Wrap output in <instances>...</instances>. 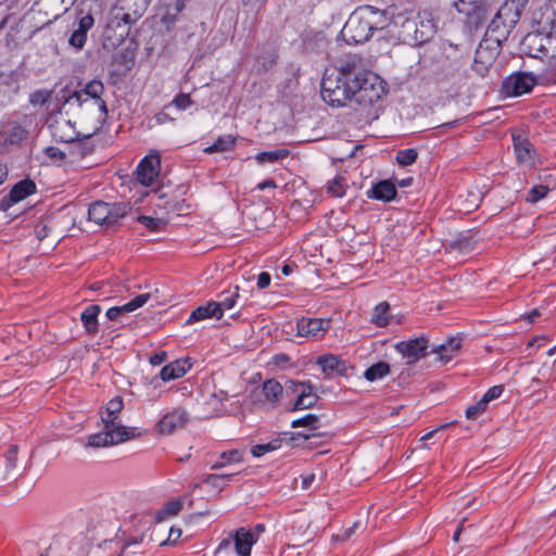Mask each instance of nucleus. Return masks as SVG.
<instances>
[{
	"mask_svg": "<svg viewBox=\"0 0 556 556\" xmlns=\"http://www.w3.org/2000/svg\"><path fill=\"white\" fill-rule=\"evenodd\" d=\"M149 0H116L110 12L103 36L111 46L121 45L130 34V28L146 13Z\"/></svg>",
	"mask_w": 556,
	"mask_h": 556,
	"instance_id": "obj_1",
	"label": "nucleus"
},
{
	"mask_svg": "<svg viewBox=\"0 0 556 556\" xmlns=\"http://www.w3.org/2000/svg\"><path fill=\"white\" fill-rule=\"evenodd\" d=\"M352 75L354 64L346 63L332 73L326 72L320 84L323 100L333 108L353 103Z\"/></svg>",
	"mask_w": 556,
	"mask_h": 556,
	"instance_id": "obj_2",
	"label": "nucleus"
},
{
	"mask_svg": "<svg viewBox=\"0 0 556 556\" xmlns=\"http://www.w3.org/2000/svg\"><path fill=\"white\" fill-rule=\"evenodd\" d=\"M353 103L361 108H368L376 103L386 93L381 78L370 71L356 72L352 75Z\"/></svg>",
	"mask_w": 556,
	"mask_h": 556,
	"instance_id": "obj_3",
	"label": "nucleus"
},
{
	"mask_svg": "<svg viewBox=\"0 0 556 556\" xmlns=\"http://www.w3.org/2000/svg\"><path fill=\"white\" fill-rule=\"evenodd\" d=\"M131 210L128 202L96 201L89 205L88 218L98 225L113 226Z\"/></svg>",
	"mask_w": 556,
	"mask_h": 556,
	"instance_id": "obj_4",
	"label": "nucleus"
},
{
	"mask_svg": "<svg viewBox=\"0 0 556 556\" xmlns=\"http://www.w3.org/2000/svg\"><path fill=\"white\" fill-rule=\"evenodd\" d=\"M103 92L104 86L102 81L93 79L87 83L83 89L75 90L68 96H63V104L75 101L78 106H81L90 98L93 100V104L97 106L100 113L99 119H104L108 115V108L105 101L102 99Z\"/></svg>",
	"mask_w": 556,
	"mask_h": 556,
	"instance_id": "obj_5",
	"label": "nucleus"
},
{
	"mask_svg": "<svg viewBox=\"0 0 556 556\" xmlns=\"http://www.w3.org/2000/svg\"><path fill=\"white\" fill-rule=\"evenodd\" d=\"M514 8L513 4L503 3L488 26L486 31L491 35H495L497 43L508 37L520 20L517 10Z\"/></svg>",
	"mask_w": 556,
	"mask_h": 556,
	"instance_id": "obj_6",
	"label": "nucleus"
},
{
	"mask_svg": "<svg viewBox=\"0 0 556 556\" xmlns=\"http://www.w3.org/2000/svg\"><path fill=\"white\" fill-rule=\"evenodd\" d=\"M341 33L349 45L364 43L371 38L372 31L361 8L351 14Z\"/></svg>",
	"mask_w": 556,
	"mask_h": 556,
	"instance_id": "obj_7",
	"label": "nucleus"
},
{
	"mask_svg": "<svg viewBox=\"0 0 556 556\" xmlns=\"http://www.w3.org/2000/svg\"><path fill=\"white\" fill-rule=\"evenodd\" d=\"M136 429L106 428L103 431L89 435L88 445L92 447H105L118 444L136 437Z\"/></svg>",
	"mask_w": 556,
	"mask_h": 556,
	"instance_id": "obj_8",
	"label": "nucleus"
},
{
	"mask_svg": "<svg viewBox=\"0 0 556 556\" xmlns=\"http://www.w3.org/2000/svg\"><path fill=\"white\" fill-rule=\"evenodd\" d=\"M536 85V78L526 72H517L506 77L502 83V92L506 97H519L529 93Z\"/></svg>",
	"mask_w": 556,
	"mask_h": 556,
	"instance_id": "obj_9",
	"label": "nucleus"
},
{
	"mask_svg": "<svg viewBox=\"0 0 556 556\" xmlns=\"http://www.w3.org/2000/svg\"><path fill=\"white\" fill-rule=\"evenodd\" d=\"M287 388L293 393H298V397L293 404L292 410L312 408L318 401V395L314 392V386L309 381L289 380Z\"/></svg>",
	"mask_w": 556,
	"mask_h": 556,
	"instance_id": "obj_10",
	"label": "nucleus"
},
{
	"mask_svg": "<svg viewBox=\"0 0 556 556\" xmlns=\"http://www.w3.org/2000/svg\"><path fill=\"white\" fill-rule=\"evenodd\" d=\"M454 7L459 13L472 18L476 24L483 23L491 11L488 0H456Z\"/></svg>",
	"mask_w": 556,
	"mask_h": 556,
	"instance_id": "obj_11",
	"label": "nucleus"
},
{
	"mask_svg": "<svg viewBox=\"0 0 556 556\" xmlns=\"http://www.w3.org/2000/svg\"><path fill=\"white\" fill-rule=\"evenodd\" d=\"M428 340L425 337L401 341L395 344V350L407 359V364H415L427 355Z\"/></svg>",
	"mask_w": 556,
	"mask_h": 556,
	"instance_id": "obj_12",
	"label": "nucleus"
},
{
	"mask_svg": "<svg viewBox=\"0 0 556 556\" xmlns=\"http://www.w3.org/2000/svg\"><path fill=\"white\" fill-rule=\"evenodd\" d=\"M47 125L50 129L51 136L56 142H74L79 136L75 129V125L68 119L50 116L47 119Z\"/></svg>",
	"mask_w": 556,
	"mask_h": 556,
	"instance_id": "obj_13",
	"label": "nucleus"
},
{
	"mask_svg": "<svg viewBox=\"0 0 556 556\" xmlns=\"http://www.w3.org/2000/svg\"><path fill=\"white\" fill-rule=\"evenodd\" d=\"M331 320L328 318L302 317L296 321V333L300 337L319 339L330 329Z\"/></svg>",
	"mask_w": 556,
	"mask_h": 556,
	"instance_id": "obj_14",
	"label": "nucleus"
},
{
	"mask_svg": "<svg viewBox=\"0 0 556 556\" xmlns=\"http://www.w3.org/2000/svg\"><path fill=\"white\" fill-rule=\"evenodd\" d=\"M160 166L161 160L157 154L146 156L137 167V180L143 186H151L159 176Z\"/></svg>",
	"mask_w": 556,
	"mask_h": 556,
	"instance_id": "obj_15",
	"label": "nucleus"
},
{
	"mask_svg": "<svg viewBox=\"0 0 556 556\" xmlns=\"http://www.w3.org/2000/svg\"><path fill=\"white\" fill-rule=\"evenodd\" d=\"M188 421V414L185 409L175 408L172 412L165 414L157 422V431L161 434H172L176 430L181 429Z\"/></svg>",
	"mask_w": 556,
	"mask_h": 556,
	"instance_id": "obj_16",
	"label": "nucleus"
},
{
	"mask_svg": "<svg viewBox=\"0 0 556 556\" xmlns=\"http://www.w3.org/2000/svg\"><path fill=\"white\" fill-rule=\"evenodd\" d=\"M77 21V28L73 30L68 43L76 49H83L87 40V34L92 28L94 20L90 12L84 13L80 10Z\"/></svg>",
	"mask_w": 556,
	"mask_h": 556,
	"instance_id": "obj_17",
	"label": "nucleus"
},
{
	"mask_svg": "<svg viewBox=\"0 0 556 556\" xmlns=\"http://www.w3.org/2000/svg\"><path fill=\"white\" fill-rule=\"evenodd\" d=\"M28 131L16 122L0 124V146L9 147L21 143L26 139Z\"/></svg>",
	"mask_w": 556,
	"mask_h": 556,
	"instance_id": "obj_18",
	"label": "nucleus"
},
{
	"mask_svg": "<svg viewBox=\"0 0 556 556\" xmlns=\"http://www.w3.org/2000/svg\"><path fill=\"white\" fill-rule=\"evenodd\" d=\"M317 364L327 376L339 375L346 377L349 375L350 366L339 356L332 354L321 355L317 358Z\"/></svg>",
	"mask_w": 556,
	"mask_h": 556,
	"instance_id": "obj_19",
	"label": "nucleus"
},
{
	"mask_svg": "<svg viewBox=\"0 0 556 556\" xmlns=\"http://www.w3.org/2000/svg\"><path fill=\"white\" fill-rule=\"evenodd\" d=\"M370 30H382L391 24V16L387 10H379L371 5L361 7Z\"/></svg>",
	"mask_w": 556,
	"mask_h": 556,
	"instance_id": "obj_20",
	"label": "nucleus"
},
{
	"mask_svg": "<svg viewBox=\"0 0 556 556\" xmlns=\"http://www.w3.org/2000/svg\"><path fill=\"white\" fill-rule=\"evenodd\" d=\"M124 407L122 396H115L106 404L105 412L101 414V420L106 428L127 429L118 420L119 414Z\"/></svg>",
	"mask_w": 556,
	"mask_h": 556,
	"instance_id": "obj_21",
	"label": "nucleus"
},
{
	"mask_svg": "<svg viewBox=\"0 0 556 556\" xmlns=\"http://www.w3.org/2000/svg\"><path fill=\"white\" fill-rule=\"evenodd\" d=\"M233 542L239 556H250L252 546L257 542V535L251 530L239 528L233 535Z\"/></svg>",
	"mask_w": 556,
	"mask_h": 556,
	"instance_id": "obj_22",
	"label": "nucleus"
},
{
	"mask_svg": "<svg viewBox=\"0 0 556 556\" xmlns=\"http://www.w3.org/2000/svg\"><path fill=\"white\" fill-rule=\"evenodd\" d=\"M36 192V184L30 179H24L18 181L13 186L9 193V199L5 198L2 200L4 206H9L11 204L17 203L28 195Z\"/></svg>",
	"mask_w": 556,
	"mask_h": 556,
	"instance_id": "obj_23",
	"label": "nucleus"
},
{
	"mask_svg": "<svg viewBox=\"0 0 556 556\" xmlns=\"http://www.w3.org/2000/svg\"><path fill=\"white\" fill-rule=\"evenodd\" d=\"M462 349V338L453 337L450 338L446 342L438 345L433 349V353L438 355V359L446 364L452 361Z\"/></svg>",
	"mask_w": 556,
	"mask_h": 556,
	"instance_id": "obj_24",
	"label": "nucleus"
},
{
	"mask_svg": "<svg viewBox=\"0 0 556 556\" xmlns=\"http://www.w3.org/2000/svg\"><path fill=\"white\" fill-rule=\"evenodd\" d=\"M207 318L222 319V312L214 301L207 302L205 305L198 306L188 317L186 324L191 325Z\"/></svg>",
	"mask_w": 556,
	"mask_h": 556,
	"instance_id": "obj_25",
	"label": "nucleus"
},
{
	"mask_svg": "<svg viewBox=\"0 0 556 556\" xmlns=\"http://www.w3.org/2000/svg\"><path fill=\"white\" fill-rule=\"evenodd\" d=\"M369 199L389 202L396 195L395 185L390 180H381L375 184L367 192Z\"/></svg>",
	"mask_w": 556,
	"mask_h": 556,
	"instance_id": "obj_26",
	"label": "nucleus"
},
{
	"mask_svg": "<svg viewBox=\"0 0 556 556\" xmlns=\"http://www.w3.org/2000/svg\"><path fill=\"white\" fill-rule=\"evenodd\" d=\"M282 393V386L275 379H268L263 382L260 391V395L264 396V400H257V402L275 406L281 399Z\"/></svg>",
	"mask_w": 556,
	"mask_h": 556,
	"instance_id": "obj_27",
	"label": "nucleus"
},
{
	"mask_svg": "<svg viewBox=\"0 0 556 556\" xmlns=\"http://www.w3.org/2000/svg\"><path fill=\"white\" fill-rule=\"evenodd\" d=\"M418 24L417 43L422 45L429 41L435 34V23L430 13L424 12L422 14L416 15Z\"/></svg>",
	"mask_w": 556,
	"mask_h": 556,
	"instance_id": "obj_28",
	"label": "nucleus"
},
{
	"mask_svg": "<svg viewBox=\"0 0 556 556\" xmlns=\"http://www.w3.org/2000/svg\"><path fill=\"white\" fill-rule=\"evenodd\" d=\"M101 312V307L97 304L87 306L81 315L80 319L87 333L93 336L99 330L98 316Z\"/></svg>",
	"mask_w": 556,
	"mask_h": 556,
	"instance_id": "obj_29",
	"label": "nucleus"
},
{
	"mask_svg": "<svg viewBox=\"0 0 556 556\" xmlns=\"http://www.w3.org/2000/svg\"><path fill=\"white\" fill-rule=\"evenodd\" d=\"M240 289L238 286H235L232 288H229L228 290H225L217 294V300L214 301L215 304L218 305L222 317L224 316V312L231 309L236 306L240 299Z\"/></svg>",
	"mask_w": 556,
	"mask_h": 556,
	"instance_id": "obj_30",
	"label": "nucleus"
},
{
	"mask_svg": "<svg viewBox=\"0 0 556 556\" xmlns=\"http://www.w3.org/2000/svg\"><path fill=\"white\" fill-rule=\"evenodd\" d=\"M89 138L90 135L85 136L84 139L78 136L74 142H68V155L72 156V161L83 159L93 152L94 147L89 142Z\"/></svg>",
	"mask_w": 556,
	"mask_h": 556,
	"instance_id": "obj_31",
	"label": "nucleus"
},
{
	"mask_svg": "<svg viewBox=\"0 0 556 556\" xmlns=\"http://www.w3.org/2000/svg\"><path fill=\"white\" fill-rule=\"evenodd\" d=\"M189 367L190 365L186 367V362L175 361L165 365L161 369L160 377L163 381H170L182 377L187 372Z\"/></svg>",
	"mask_w": 556,
	"mask_h": 556,
	"instance_id": "obj_32",
	"label": "nucleus"
},
{
	"mask_svg": "<svg viewBox=\"0 0 556 556\" xmlns=\"http://www.w3.org/2000/svg\"><path fill=\"white\" fill-rule=\"evenodd\" d=\"M391 318L390 304L386 301L375 306L370 321L377 327H386Z\"/></svg>",
	"mask_w": 556,
	"mask_h": 556,
	"instance_id": "obj_33",
	"label": "nucleus"
},
{
	"mask_svg": "<svg viewBox=\"0 0 556 556\" xmlns=\"http://www.w3.org/2000/svg\"><path fill=\"white\" fill-rule=\"evenodd\" d=\"M157 292H159V290L155 289L153 292H147L143 294H139V295L135 296L131 301H129L128 303H126L122 306H117L118 309L121 311V315L136 311L137 308L143 306L152 298L157 299V296H156Z\"/></svg>",
	"mask_w": 556,
	"mask_h": 556,
	"instance_id": "obj_34",
	"label": "nucleus"
},
{
	"mask_svg": "<svg viewBox=\"0 0 556 556\" xmlns=\"http://www.w3.org/2000/svg\"><path fill=\"white\" fill-rule=\"evenodd\" d=\"M182 501L180 498L172 500L167 502L160 510L155 514L156 522H163L168 517L178 515L182 509Z\"/></svg>",
	"mask_w": 556,
	"mask_h": 556,
	"instance_id": "obj_35",
	"label": "nucleus"
},
{
	"mask_svg": "<svg viewBox=\"0 0 556 556\" xmlns=\"http://www.w3.org/2000/svg\"><path fill=\"white\" fill-rule=\"evenodd\" d=\"M389 374L390 365L386 362H378L365 370L364 377L367 381L374 382L379 379H382Z\"/></svg>",
	"mask_w": 556,
	"mask_h": 556,
	"instance_id": "obj_36",
	"label": "nucleus"
},
{
	"mask_svg": "<svg viewBox=\"0 0 556 556\" xmlns=\"http://www.w3.org/2000/svg\"><path fill=\"white\" fill-rule=\"evenodd\" d=\"M417 33L418 24L416 16H414L412 20H409V22L406 25H404L402 29L399 30V37L405 42L418 46Z\"/></svg>",
	"mask_w": 556,
	"mask_h": 556,
	"instance_id": "obj_37",
	"label": "nucleus"
},
{
	"mask_svg": "<svg viewBox=\"0 0 556 556\" xmlns=\"http://www.w3.org/2000/svg\"><path fill=\"white\" fill-rule=\"evenodd\" d=\"M514 148L518 162L531 160L532 144L527 139L514 137Z\"/></svg>",
	"mask_w": 556,
	"mask_h": 556,
	"instance_id": "obj_38",
	"label": "nucleus"
},
{
	"mask_svg": "<svg viewBox=\"0 0 556 556\" xmlns=\"http://www.w3.org/2000/svg\"><path fill=\"white\" fill-rule=\"evenodd\" d=\"M236 139L232 136L218 137L215 142L205 148V153L226 152L233 149Z\"/></svg>",
	"mask_w": 556,
	"mask_h": 556,
	"instance_id": "obj_39",
	"label": "nucleus"
},
{
	"mask_svg": "<svg viewBox=\"0 0 556 556\" xmlns=\"http://www.w3.org/2000/svg\"><path fill=\"white\" fill-rule=\"evenodd\" d=\"M289 155V151L287 149H277L274 151L261 152L255 156V160L258 164L265 163H276L282 161Z\"/></svg>",
	"mask_w": 556,
	"mask_h": 556,
	"instance_id": "obj_40",
	"label": "nucleus"
},
{
	"mask_svg": "<svg viewBox=\"0 0 556 556\" xmlns=\"http://www.w3.org/2000/svg\"><path fill=\"white\" fill-rule=\"evenodd\" d=\"M456 67L451 62H444L440 66V71L435 73L438 83H453L456 76Z\"/></svg>",
	"mask_w": 556,
	"mask_h": 556,
	"instance_id": "obj_41",
	"label": "nucleus"
},
{
	"mask_svg": "<svg viewBox=\"0 0 556 556\" xmlns=\"http://www.w3.org/2000/svg\"><path fill=\"white\" fill-rule=\"evenodd\" d=\"M345 178L337 176L327 184V191L332 197L341 198L345 194Z\"/></svg>",
	"mask_w": 556,
	"mask_h": 556,
	"instance_id": "obj_42",
	"label": "nucleus"
},
{
	"mask_svg": "<svg viewBox=\"0 0 556 556\" xmlns=\"http://www.w3.org/2000/svg\"><path fill=\"white\" fill-rule=\"evenodd\" d=\"M318 422L319 418L317 415L314 414H307L306 416L295 419L292 421L291 427L292 428H299V427H306L311 431L318 429Z\"/></svg>",
	"mask_w": 556,
	"mask_h": 556,
	"instance_id": "obj_43",
	"label": "nucleus"
},
{
	"mask_svg": "<svg viewBox=\"0 0 556 556\" xmlns=\"http://www.w3.org/2000/svg\"><path fill=\"white\" fill-rule=\"evenodd\" d=\"M281 445V440L280 439H275L266 444H257V445H254L252 448H251V454L254 456V457H261L263 455H265L266 453L268 452H271V451H275V450H278Z\"/></svg>",
	"mask_w": 556,
	"mask_h": 556,
	"instance_id": "obj_44",
	"label": "nucleus"
},
{
	"mask_svg": "<svg viewBox=\"0 0 556 556\" xmlns=\"http://www.w3.org/2000/svg\"><path fill=\"white\" fill-rule=\"evenodd\" d=\"M489 403L482 396L476 404L470 405L466 409V417L467 419L475 420L479 416H481L488 408Z\"/></svg>",
	"mask_w": 556,
	"mask_h": 556,
	"instance_id": "obj_45",
	"label": "nucleus"
},
{
	"mask_svg": "<svg viewBox=\"0 0 556 556\" xmlns=\"http://www.w3.org/2000/svg\"><path fill=\"white\" fill-rule=\"evenodd\" d=\"M418 153L415 149H404L396 153V162L402 166H408L416 162Z\"/></svg>",
	"mask_w": 556,
	"mask_h": 556,
	"instance_id": "obj_46",
	"label": "nucleus"
},
{
	"mask_svg": "<svg viewBox=\"0 0 556 556\" xmlns=\"http://www.w3.org/2000/svg\"><path fill=\"white\" fill-rule=\"evenodd\" d=\"M496 49H493L495 51ZM475 59L479 60L480 63H483L488 66H491L494 62L495 55L488 47H484L483 43H480L476 50Z\"/></svg>",
	"mask_w": 556,
	"mask_h": 556,
	"instance_id": "obj_47",
	"label": "nucleus"
},
{
	"mask_svg": "<svg viewBox=\"0 0 556 556\" xmlns=\"http://www.w3.org/2000/svg\"><path fill=\"white\" fill-rule=\"evenodd\" d=\"M138 222L151 231H160L165 226V222L161 218H154L146 215H140L138 217Z\"/></svg>",
	"mask_w": 556,
	"mask_h": 556,
	"instance_id": "obj_48",
	"label": "nucleus"
},
{
	"mask_svg": "<svg viewBox=\"0 0 556 556\" xmlns=\"http://www.w3.org/2000/svg\"><path fill=\"white\" fill-rule=\"evenodd\" d=\"M548 193V188L543 185L534 186L531 188L527 195V201L531 203H535L541 199L545 198Z\"/></svg>",
	"mask_w": 556,
	"mask_h": 556,
	"instance_id": "obj_49",
	"label": "nucleus"
},
{
	"mask_svg": "<svg viewBox=\"0 0 556 556\" xmlns=\"http://www.w3.org/2000/svg\"><path fill=\"white\" fill-rule=\"evenodd\" d=\"M219 458L226 465L241 463L243 460V453L239 450L225 451L219 454Z\"/></svg>",
	"mask_w": 556,
	"mask_h": 556,
	"instance_id": "obj_50",
	"label": "nucleus"
},
{
	"mask_svg": "<svg viewBox=\"0 0 556 556\" xmlns=\"http://www.w3.org/2000/svg\"><path fill=\"white\" fill-rule=\"evenodd\" d=\"M177 110L185 111L193 104L190 94L188 93H178L170 103Z\"/></svg>",
	"mask_w": 556,
	"mask_h": 556,
	"instance_id": "obj_51",
	"label": "nucleus"
},
{
	"mask_svg": "<svg viewBox=\"0 0 556 556\" xmlns=\"http://www.w3.org/2000/svg\"><path fill=\"white\" fill-rule=\"evenodd\" d=\"M45 155L53 162L61 163L63 162L68 152L62 151L56 147H48L43 150Z\"/></svg>",
	"mask_w": 556,
	"mask_h": 556,
	"instance_id": "obj_52",
	"label": "nucleus"
},
{
	"mask_svg": "<svg viewBox=\"0 0 556 556\" xmlns=\"http://www.w3.org/2000/svg\"><path fill=\"white\" fill-rule=\"evenodd\" d=\"M51 97V91L46 89L37 90L33 92L29 97V102L33 105H43Z\"/></svg>",
	"mask_w": 556,
	"mask_h": 556,
	"instance_id": "obj_53",
	"label": "nucleus"
},
{
	"mask_svg": "<svg viewBox=\"0 0 556 556\" xmlns=\"http://www.w3.org/2000/svg\"><path fill=\"white\" fill-rule=\"evenodd\" d=\"M414 16L415 15H413V13H410V14L399 13L396 15H392L391 23L395 27H399L400 29H402L404 27V25H406L409 22V20H412Z\"/></svg>",
	"mask_w": 556,
	"mask_h": 556,
	"instance_id": "obj_54",
	"label": "nucleus"
},
{
	"mask_svg": "<svg viewBox=\"0 0 556 556\" xmlns=\"http://www.w3.org/2000/svg\"><path fill=\"white\" fill-rule=\"evenodd\" d=\"M504 392V387L502 384L493 386L490 388L483 395L488 403L493 400L498 399Z\"/></svg>",
	"mask_w": 556,
	"mask_h": 556,
	"instance_id": "obj_55",
	"label": "nucleus"
},
{
	"mask_svg": "<svg viewBox=\"0 0 556 556\" xmlns=\"http://www.w3.org/2000/svg\"><path fill=\"white\" fill-rule=\"evenodd\" d=\"M17 453H18L17 445H10L9 450L5 453V459H7L8 466L10 468L16 467Z\"/></svg>",
	"mask_w": 556,
	"mask_h": 556,
	"instance_id": "obj_56",
	"label": "nucleus"
},
{
	"mask_svg": "<svg viewBox=\"0 0 556 556\" xmlns=\"http://www.w3.org/2000/svg\"><path fill=\"white\" fill-rule=\"evenodd\" d=\"M9 87V78L0 76V105H3L7 100H10L7 88Z\"/></svg>",
	"mask_w": 556,
	"mask_h": 556,
	"instance_id": "obj_57",
	"label": "nucleus"
},
{
	"mask_svg": "<svg viewBox=\"0 0 556 556\" xmlns=\"http://www.w3.org/2000/svg\"><path fill=\"white\" fill-rule=\"evenodd\" d=\"M271 277L268 273L262 271L257 277V287L260 289H265L270 285Z\"/></svg>",
	"mask_w": 556,
	"mask_h": 556,
	"instance_id": "obj_58",
	"label": "nucleus"
},
{
	"mask_svg": "<svg viewBox=\"0 0 556 556\" xmlns=\"http://www.w3.org/2000/svg\"><path fill=\"white\" fill-rule=\"evenodd\" d=\"M490 66L480 63L479 60L475 59L472 64V70L479 74L481 77H484L489 72Z\"/></svg>",
	"mask_w": 556,
	"mask_h": 556,
	"instance_id": "obj_59",
	"label": "nucleus"
},
{
	"mask_svg": "<svg viewBox=\"0 0 556 556\" xmlns=\"http://www.w3.org/2000/svg\"><path fill=\"white\" fill-rule=\"evenodd\" d=\"M529 0H506L505 4H513L515 10H517L518 15L521 17V14L527 5Z\"/></svg>",
	"mask_w": 556,
	"mask_h": 556,
	"instance_id": "obj_60",
	"label": "nucleus"
},
{
	"mask_svg": "<svg viewBox=\"0 0 556 556\" xmlns=\"http://www.w3.org/2000/svg\"><path fill=\"white\" fill-rule=\"evenodd\" d=\"M153 121L155 122L156 125H162L167 122H173L174 118H172L167 113L162 111V112L156 113L153 116Z\"/></svg>",
	"mask_w": 556,
	"mask_h": 556,
	"instance_id": "obj_61",
	"label": "nucleus"
},
{
	"mask_svg": "<svg viewBox=\"0 0 556 556\" xmlns=\"http://www.w3.org/2000/svg\"><path fill=\"white\" fill-rule=\"evenodd\" d=\"M166 357H167V355L165 352H160V353H155L152 356H150L149 362L153 366H157V365L163 364L166 361Z\"/></svg>",
	"mask_w": 556,
	"mask_h": 556,
	"instance_id": "obj_62",
	"label": "nucleus"
},
{
	"mask_svg": "<svg viewBox=\"0 0 556 556\" xmlns=\"http://www.w3.org/2000/svg\"><path fill=\"white\" fill-rule=\"evenodd\" d=\"M35 235L38 240H43L48 236V229L46 225L38 224L35 227Z\"/></svg>",
	"mask_w": 556,
	"mask_h": 556,
	"instance_id": "obj_63",
	"label": "nucleus"
},
{
	"mask_svg": "<svg viewBox=\"0 0 556 556\" xmlns=\"http://www.w3.org/2000/svg\"><path fill=\"white\" fill-rule=\"evenodd\" d=\"M315 437H317V434L311 432H296L291 434L290 440L302 439L303 441H306Z\"/></svg>",
	"mask_w": 556,
	"mask_h": 556,
	"instance_id": "obj_64",
	"label": "nucleus"
}]
</instances>
